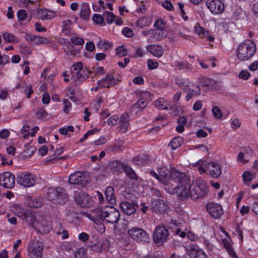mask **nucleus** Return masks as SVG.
<instances>
[{"label": "nucleus", "mask_w": 258, "mask_h": 258, "mask_svg": "<svg viewBox=\"0 0 258 258\" xmlns=\"http://www.w3.org/2000/svg\"><path fill=\"white\" fill-rule=\"evenodd\" d=\"M147 64H148V69L149 70L156 69L158 67V62L155 60L151 59H149L147 60Z\"/></svg>", "instance_id": "nucleus-59"}, {"label": "nucleus", "mask_w": 258, "mask_h": 258, "mask_svg": "<svg viewBox=\"0 0 258 258\" xmlns=\"http://www.w3.org/2000/svg\"><path fill=\"white\" fill-rule=\"evenodd\" d=\"M142 34L145 36L151 38L160 39L158 38V31L155 29H151L149 30H143L142 32Z\"/></svg>", "instance_id": "nucleus-44"}, {"label": "nucleus", "mask_w": 258, "mask_h": 258, "mask_svg": "<svg viewBox=\"0 0 258 258\" xmlns=\"http://www.w3.org/2000/svg\"><path fill=\"white\" fill-rule=\"evenodd\" d=\"M50 95L45 92L43 93L42 98V102L45 105H48L50 102Z\"/></svg>", "instance_id": "nucleus-64"}, {"label": "nucleus", "mask_w": 258, "mask_h": 258, "mask_svg": "<svg viewBox=\"0 0 258 258\" xmlns=\"http://www.w3.org/2000/svg\"><path fill=\"white\" fill-rule=\"evenodd\" d=\"M38 14L42 20L51 19L55 17L54 12L45 10H39Z\"/></svg>", "instance_id": "nucleus-34"}, {"label": "nucleus", "mask_w": 258, "mask_h": 258, "mask_svg": "<svg viewBox=\"0 0 258 258\" xmlns=\"http://www.w3.org/2000/svg\"><path fill=\"white\" fill-rule=\"evenodd\" d=\"M90 215H91V211L89 212L84 213L86 217L92 221L95 224V228L101 234H103L105 232L106 229L104 224L102 223L103 220H98L95 221L94 218H92Z\"/></svg>", "instance_id": "nucleus-23"}, {"label": "nucleus", "mask_w": 258, "mask_h": 258, "mask_svg": "<svg viewBox=\"0 0 258 258\" xmlns=\"http://www.w3.org/2000/svg\"><path fill=\"white\" fill-rule=\"evenodd\" d=\"M47 195L50 200H58L60 202L67 198L64 190L61 187H57L54 189L49 188Z\"/></svg>", "instance_id": "nucleus-12"}, {"label": "nucleus", "mask_w": 258, "mask_h": 258, "mask_svg": "<svg viewBox=\"0 0 258 258\" xmlns=\"http://www.w3.org/2000/svg\"><path fill=\"white\" fill-rule=\"evenodd\" d=\"M89 74V72L85 68L80 72H77L76 78L73 76L72 78L74 79L75 81H76V79H77L79 82H82L88 77Z\"/></svg>", "instance_id": "nucleus-36"}, {"label": "nucleus", "mask_w": 258, "mask_h": 258, "mask_svg": "<svg viewBox=\"0 0 258 258\" xmlns=\"http://www.w3.org/2000/svg\"><path fill=\"white\" fill-rule=\"evenodd\" d=\"M98 85L101 87H111L114 86L116 81L111 75H107L105 78L98 82Z\"/></svg>", "instance_id": "nucleus-19"}, {"label": "nucleus", "mask_w": 258, "mask_h": 258, "mask_svg": "<svg viewBox=\"0 0 258 258\" xmlns=\"http://www.w3.org/2000/svg\"><path fill=\"white\" fill-rule=\"evenodd\" d=\"M242 177L243 182L246 184H249V182L255 177V174L250 171H245L243 173Z\"/></svg>", "instance_id": "nucleus-41"}, {"label": "nucleus", "mask_w": 258, "mask_h": 258, "mask_svg": "<svg viewBox=\"0 0 258 258\" xmlns=\"http://www.w3.org/2000/svg\"><path fill=\"white\" fill-rule=\"evenodd\" d=\"M183 143L182 138L180 137L174 138L170 142L169 146H170L172 150H174L180 147Z\"/></svg>", "instance_id": "nucleus-38"}, {"label": "nucleus", "mask_w": 258, "mask_h": 258, "mask_svg": "<svg viewBox=\"0 0 258 258\" xmlns=\"http://www.w3.org/2000/svg\"><path fill=\"white\" fill-rule=\"evenodd\" d=\"M103 15L106 17V22L108 24H111L114 22L115 17L112 12L105 11L104 12Z\"/></svg>", "instance_id": "nucleus-51"}, {"label": "nucleus", "mask_w": 258, "mask_h": 258, "mask_svg": "<svg viewBox=\"0 0 258 258\" xmlns=\"http://www.w3.org/2000/svg\"><path fill=\"white\" fill-rule=\"evenodd\" d=\"M74 201L82 207H88L92 204V199L89 195L83 192L75 191Z\"/></svg>", "instance_id": "nucleus-11"}, {"label": "nucleus", "mask_w": 258, "mask_h": 258, "mask_svg": "<svg viewBox=\"0 0 258 258\" xmlns=\"http://www.w3.org/2000/svg\"><path fill=\"white\" fill-rule=\"evenodd\" d=\"M158 175L153 170L150 171V174L164 185H167L170 181V171L167 168L161 166L158 168Z\"/></svg>", "instance_id": "nucleus-8"}, {"label": "nucleus", "mask_w": 258, "mask_h": 258, "mask_svg": "<svg viewBox=\"0 0 258 258\" xmlns=\"http://www.w3.org/2000/svg\"><path fill=\"white\" fill-rule=\"evenodd\" d=\"M11 211L14 214L26 221H29L28 213L21 206L13 204L10 207Z\"/></svg>", "instance_id": "nucleus-17"}, {"label": "nucleus", "mask_w": 258, "mask_h": 258, "mask_svg": "<svg viewBox=\"0 0 258 258\" xmlns=\"http://www.w3.org/2000/svg\"><path fill=\"white\" fill-rule=\"evenodd\" d=\"M120 118L116 115H113L107 120V123L110 125H114L119 122Z\"/></svg>", "instance_id": "nucleus-58"}, {"label": "nucleus", "mask_w": 258, "mask_h": 258, "mask_svg": "<svg viewBox=\"0 0 258 258\" xmlns=\"http://www.w3.org/2000/svg\"><path fill=\"white\" fill-rule=\"evenodd\" d=\"M206 207L208 213L214 219H220L224 214L223 209L220 204L210 202Z\"/></svg>", "instance_id": "nucleus-9"}, {"label": "nucleus", "mask_w": 258, "mask_h": 258, "mask_svg": "<svg viewBox=\"0 0 258 258\" xmlns=\"http://www.w3.org/2000/svg\"><path fill=\"white\" fill-rule=\"evenodd\" d=\"M150 24V21L149 20V19L146 17H143L138 20L136 22V25L141 28H143L145 27L149 26Z\"/></svg>", "instance_id": "nucleus-46"}, {"label": "nucleus", "mask_w": 258, "mask_h": 258, "mask_svg": "<svg viewBox=\"0 0 258 258\" xmlns=\"http://www.w3.org/2000/svg\"><path fill=\"white\" fill-rule=\"evenodd\" d=\"M170 181H176L178 180L179 182L182 181V179H184L186 178L183 177V174L179 172L178 170L174 168L170 169Z\"/></svg>", "instance_id": "nucleus-32"}, {"label": "nucleus", "mask_w": 258, "mask_h": 258, "mask_svg": "<svg viewBox=\"0 0 258 258\" xmlns=\"http://www.w3.org/2000/svg\"><path fill=\"white\" fill-rule=\"evenodd\" d=\"M28 205L31 208H37L42 206V203L41 201L37 199H31L28 203Z\"/></svg>", "instance_id": "nucleus-50"}, {"label": "nucleus", "mask_w": 258, "mask_h": 258, "mask_svg": "<svg viewBox=\"0 0 258 258\" xmlns=\"http://www.w3.org/2000/svg\"><path fill=\"white\" fill-rule=\"evenodd\" d=\"M18 182L24 187H30L34 185L36 182L35 176L29 173L21 174L18 178Z\"/></svg>", "instance_id": "nucleus-15"}, {"label": "nucleus", "mask_w": 258, "mask_h": 258, "mask_svg": "<svg viewBox=\"0 0 258 258\" xmlns=\"http://www.w3.org/2000/svg\"><path fill=\"white\" fill-rule=\"evenodd\" d=\"M213 116L217 118L220 119L223 115L222 110L218 106H214L212 110Z\"/></svg>", "instance_id": "nucleus-55"}, {"label": "nucleus", "mask_w": 258, "mask_h": 258, "mask_svg": "<svg viewBox=\"0 0 258 258\" xmlns=\"http://www.w3.org/2000/svg\"><path fill=\"white\" fill-rule=\"evenodd\" d=\"M97 46L100 49L106 50L112 46V43L108 41L100 39L97 43Z\"/></svg>", "instance_id": "nucleus-45"}, {"label": "nucleus", "mask_w": 258, "mask_h": 258, "mask_svg": "<svg viewBox=\"0 0 258 258\" xmlns=\"http://www.w3.org/2000/svg\"><path fill=\"white\" fill-rule=\"evenodd\" d=\"M32 224L35 228L43 233H48L51 229L48 222L44 218L33 220Z\"/></svg>", "instance_id": "nucleus-16"}, {"label": "nucleus", "mask_w": 258, "mask_h": 258, "mask_svg": "<svg viewBox=\"0 0 258 258\" xmlns=\"http://www.w3.org/2000/svg\"><path fill=\"white\" fill-rule=\"evenodd\" d=\"M231 127L233 130L238 128L241 125V121L238 118H234L230 122Z\"/></svg>", "instance_id": "nucleus-60"}, {"label": "nucleus", "mask_w": 258, "mask_h": 258, "mask_svg": "<svg viewBox=\"0 0 258 258\" xmlns=\"http://www.w3.org/2000/svg\"><path fill=\"white\" fill-rule=\"evenodd\" d=\"M86 249L84 247H80L76 250L74 252L75 258H84L86 253Z\"/></svg>", "instance_id": "nucleus-52"}, {"label": "nucleus", "mask_w": 258, "mask_h": 258, "mask_svg": "<svg viewBox=\"0 0 258 258\" xmlns=\"http://www.w3.org/2000/svg\"><path fill=\"white\" fill-rule=\"evenodd\" d=\"M43 249L42 242L36 238L32 239L28 247V252L31 258H39L41 256Z\"/></svg>", "instance_id": "nucleus-7"}, {"label": "nucleus", "mask_w": 258, "mask_h": 258, "mask_svg": "<svg viewBox=\"0 0 258 258\" xmlns=\"http://www.w3.org/2000/svg\"><path fill=\"white\" fill-rule=\"evenodd\" d=\"M17 16L20 23L26 21L28 18V14L24 10H19L17 13Z\"/></svg>", "instance_id": "nucleus-49"}, {"label": "nucleus", "mask_w": 258, "mask_h": 258, "mask_svg": "<svg viewBox=\"0 0 258 258\" xmlns=\"http://www.w3.org/2000/svg\"><path fill=\"white\" fill-rule=\"evenodd\" d=\"M105 195L107 201L110 204L115 202V198L114 195V189L112 187L108 186L105 191Z\"/></svg>", "instance_id": "nucleus-35"}, {"label": "nucleus", "mask_w": 258, "mask_h": 258, "mask_svg": "<svg viewBox=\"0 0 258 258\" xmlns=\"http://www.w3.org/2000/svg\"><path fill=\"white\" fill-rule=\"evenodd\" d=\"M250 77V74L246 70H242L238 75V77L243 80H248Z\"/></svg>", "instance_id": "nucleus-57"}, {"label": "nucleus", "mask_w": 258, "mask_h": 258, "mask_svg": "<svg viewBox=\"0 0 258 258\" xmlns=\"http://www.w3.org/2000/svg\"><path fill=\"white\" fill-rule=\"evenodd\" d=\"M201 175L204 173L210 175L213 178H218L222 173L221 167L216 162H207L206 160L200 159L193 164Z\"/></svg>", "instance_id": "nucleus-3"}, {"label": "nucleus", "mask_w": 258, "mask_h": 258, "mask_svg": "<svg viewBox=\"0 0 258 258\" xmlns=\"http://www.w3.org/2000/svg\"><path fill=\"white\" fill-rule=\"evenodd\" d=\"M120 208L125 214L131 215L136 212L135 205L127 202H123L120 203Z\"/></svg>", "instance_id": "nucleus-25"}, {"label": "nucleus", "mask_w": 258, "mask_h": 258, "mask_svg": "<svg viewBox=\"0 0 258 258\" xmlns=\"http://www.w3.org/2000/svg\"><path fill=\"white\" fill-rule=\"evenodd\" d=\"M256 50L255 44L250 39L240 43L236 50V56L240 61L250 59L255 54Z\"/></svg>", "instance_id": "nucleus-4"}, {"label": "nucleus", "mask_w": 258, "mask_h": 258, "mask_svg": "<svg viewBox=\"0 0 258 258\" xmlns=\"http://www.w3.org/2000/svg\"><path fill=\"white\" fill-rule=\"evenodd\" d=\"M85 177L81 172H76L69 176V182L72 184H79L83 183Z\"/></svg>", "instance_id": "nucleus-22"}, {"label": "nucleus", "mask_w": 258, "mask_h": 258, "mask_svg": "<svg viewBox=\"0 0 258 258\" xmlns=\"http://www.w3.org/2000/svg\"><path fill=\"white\" fill-rule=\"evenodd\" d=\"M146 48L153 55L157 57H160L164 52L162 46L160 45H148Z\"/></svg>", "instance_id": "nucleus-20"}, {"label": "nucleus", "mask_w": 258, "mask_h": 258, "mask_svg": "<svg viewBox=\"0 0 258 258\" xmlns=\"http://www.w3.org/2000/svg\"><path fill=\"white\" fill-rule=\"evenodd\" d=\"M24 93L26 94L27 97L30 98L31 95L33 93L32 85H26L24 90Z\"/></svg>", "instance_id": "nucleus-62"}, {"label": "nucleus", "mask_w": 258, "mask_h": 258, "mask_svg": "<svg viewBox=\"0 0 258 258\" xmlns=\"http://www.w3.org/2000/svg\"><path fill=\"white\" fill-rule=\"evenodd\" d=\"M122 33L127 37H132L134 35V33L132 29L128 27L123 28L122 30Z\"/></svg>", "instance_id": "nucleus-63"}, {"label": "nucleus", "mask_w": 258, "mask_h": 258, "mask_svg": "<svg viewBox=\"0 0 258 258\" xmlns=\"http://www.w3.org/2000/svg\"><path fill=\"white\" fill-rule=\"evenodd\" d=\"M90 216L95 221L103 220L107 223L115 224L118 222L120 215L116 208L109 206L103 209L98 207L91 210Z\"/></svg>", "instance_id": "nucleus-2"}, {"label": "nucleus", "mask_w": 258, "mask_h": 258, "mask_svg": "<svg viewBox=\"0 0 258 258\" xmlns=\"http://www.w3.org/2000/svg\"><path fill=\"white\" fill-rule=\"evenodd\" d=\"M175 82L179 87L184 89L185 91L189 90L191 88V86H197L191 83L188 80L184 79L180 77H177L175 79Z\"/></svg>", "instance_id": "nucleus-28"}, {"label": "nucleus", "mask_w": 258, "mask_h": 258, "mask_svg": "<svg viewBox=\"0 0 258 258\" xmlns=\"http://www.w3.org/2000/svg\"><path fill=\"white\" fill-rule=\"evenodd\" d=\"M63 50L67 55H70L73 56H75L77 54L80 52V49L75 47L70 43H67L64 45Z\"/></svg>", "instance_id": "nucleus-33"}, {"label": "nucleus", "mask_w": 258, "mask_h": 258, "mask_svg": "<svg viewBox=\"0 0 258 258\" xmlns=\"http://www.w3.org/2000/svg\"><path fill=\"white\" fill-rule=\"evenodd\" d=\"M91 13V10L87 3H83L81 8L80 17L84 20H88Z\"/></svg>", "instance_id": "nucleus-31"}, {"label": "nucleus", "mask_w": 258, "mask_h": 258, "mask_svg": "<svg viewBox=\"0 0 258 258\" xmlns=\"http://www.w3.org/2000/svg\"><path fill=\"white\" fill-rule=\"evenodd\" d=\"M174 190L177 196L182 200L190 198L196 200L204 198L209 192L207 182L202 178L196 179L191 184L187 178L182 179Z\"/></svg>", "instance_id": "nucleus-1"}, {"label": "nucleus", "mask_w": 258, "mask_h": 258, "mask_svg": "<svg viewBox=\"0 0 258 258\" xmlns=\"http://www.w3.org/2000/svg\"><path fill=\"white\" fill-rule=\"evenodd\" d=\"M219 232L218 235H216L217 240L222 241L223 246L231 256L234 258H238L235 251L233 248L232 242L229 234L221 227L219 228Z\"/></svg>", "instance_id": "nucleus-5"}, {"label": "nucleus", "mask_w": 258, "mask_h": 258, "mask_svg": "<svg viewBox=\"0 0 258 258\" xmlns=\"http://www.w3.org/2000/svg\"><path fill=\"white\" fill-rule=\"evenodd\" d=\"M188 254L194 258H208L204 251L201 248L195 246H190Z\"/></svg>", "instance_id": "nucleus-27"}, {"label": "nucleus", "mask_w": 258, "mask_h": 258, "mask_svg": "<svg viewBox=\"0 0 258 258\" xmlns=\"http://www.w3.org/2000/svg\"><path fill=\"white\" fill-rule=\"evenodd\" d=\"M123 169L126 175L128 177L133 179H136L137 178L136 174L131 167L127 165H124L123 167Z\"/></svg>", "instance_id": "nucleus-47"}, {"label": "nucleus", "mask_w": 258, "mask_h": 258, "mask_svg": "<svg viewBox=\"0 0 258 258\" xmlns=\"http://www.w3.org/2000/svg\"><path fill=\"white\" fill-rule=\"evenodd\" d=\"M148 102L146 99L141 98L133 105L132 108V111L137 114L139 111L145 108Z\"/></svg>", "instance_id": "nucleus-29"}, {"label": "nucleus", "mask_w": 258, "mask_h": 258, "mask_svg": "<svg viewBox=\"0 0 258 258\" xmlns=\"http://www.w3.org/2000/svg\"><path fill=\"white\" fill-rule=\"evenodd\" d=\"M216 82L214 80L209 78H203L201 81V85L208 88H213Z\"/></svg>", "instance_id": "nucleus-42"}, {"label": "nucleus", "mask_w": 258, "mask_h": 258, "mask_svg": "<svg viewBox=\"0 0 258 258\" xmlns=\"http://www.w3.org/2000/svg\"><path fill=\"white\" fill-rule=\"evenodd\" d=\"M92 20L96 24L100 25L102 26L105 25L104 18L100 14H94L92 17Z\"/></svg>", "instance_id": "nucleus-48"}, {"label": "nucleus", "mask_w": 258, "mask_h": 258, "mask_svg": "<svg viewBox=\"0 0 258 258\" xmlns=\"http://www.w3.org/2000/svg\"><path fill=\"white\" fill-rule=\"evenodd\" d=\"M129 236L136 241H147L149 236L143 229L139 228H133L127 231Z\"/></svg>", "instance_id": "nucleus-10"}, {"label": "nucleus", "mask_w": 258, "mask_h": 258, "mask_svg": "<svg viewBox=\"0 0 258 258\" xmlns=\"http://www.w3.org/2000/svg\"><path fill=\"white\" fill-rule=\"evenodd\" d=\"M188 92L186 96V101H189L192 96H197L200 94V90L198 86H191V88L189 90H185Z\"/></svg>", "instance_id": "nucleus-37"}, {"label": "nucleus", "mask_w": 258, "mask_h": 258, "mask_svg": "<svg viewBox=\"0 0 258 258\" xmlns=\"http://www.w3.org/2000/svg\"><path fill=\"white\" fill-rule=\"evenodd\" d=\"M63 111L68 114L72 109V103L67 99L63 100Z\"/></svg>", "instance_id": "nucleus-54"}, {"label": "nucleus", "mask_w": 258, "mask_h": 258, "mask_svg": "<svg viewBox=\"0 0 258 258\" xmlns=\"http://www.w3.org/2000/svg\"><path fill=\"white\" fill-rule=\"evenodd\" d=\"M130 120V116L127 114L124 113L120 117L119 123L120 125L118 127L121 133H124L128 130L129 124L128 121Z\"/></svg>", "instance_id": "nucleus-24"}, {"label": "nucleus", "mask_w": 258, "mask_h": 258, "mask_svg": "<svg viewBox=\"0 0 258 258\" xmlns=\"http://www.w3.org/2000/svg\"><path fill=\"white\" fill-rule=\"evenodd\" d=\"M175 66L180 70H190L192 68V64L185 60L176 62Z\"/></svg>", "instance_id": "nucleus-43"}, {"label": "nucleus", "mask_w": 258, "mask_h": 258, "mask_svg": "<svg viewBox=\"0 0 258 258\" xmlns=\"http://www.w3.org/2000/svg\"><path fill=\"white\" fill-rule=\"evenodd\" d=\"M245 154L242 152H240L237 157V161L240 164H245L248 162L249 160L247 159V155L252 156L253 153L252 150L250 148L245 149Z\"/></svg>", "instance_id": "nucleus-21"}, {"label": "nucleus", "mask_w": 258, "mask_h": 258, "mask_svg": "<svg viewBox=\"0 0 258 258\" xmlns=\"http://www.w3.org/2000/svg\"><path fill=\"white\" fill-rule=\"evenodd\" d=\"M15 177L9 172H4L0 174V185L5 188H11L14 186Z\"/></svg>", "instance_id": "nucleus-14"}, {"label": "nucleus", "mask_w": 258, "mask_h": 258, "mask_svg": "<svg viewBox=\"0 0 258 258\" xmlns=\"http://www.w3.org/2000/svg\"><path fill=\"white\" fill-rule=\"evenodd\" d=\"M166 23L161 19H157L154 24V27L157 29L158 31V38L159 39H163L166 36V34L164 32L165 28Z\"/></svg>", "instance_id": "nucleus-18"}, {"label": "nucleus", "mask_w": 258, "mask_h": 258, "mask_svg": "<svg viewBox=\"0 0 258 258\" xmlns=\"http://www.w3.org/2000/svg\"><path fill=\"white\" fill-rule=\"evenodd\" d=\"M10 132L8 129L4 128L0 131V138L5 139L9 137Z\"/></svg>", "instance_id": "nucleus-61"}, {"label": "nucleus", "mask_w": 258, "mask_h": 258, "mask_svg": "<svg viewBox=\"0 0 258 258\" xmlns=\"http://www.w3.org/2000/svg\"><path fill=\"white\" fill-rule=\"evenodd\" d=\"M3 37L7 42L15 43L19 42V39L17 37L7 32L3 33Z\"/></svg>", "instance_id": "nucleus-40"}, {"label": "nucleus", "mask_w": 258, "mask_h": 258, "mask_svg": "<svg viewBox=\"0 0 258 258\" xmlns=\"http://www.w3.org/2000/svg\"><path fill=\"white\" fill-rule=\"evenodd\" d=\"M206 5L210 12L214 15L220 14L224 10V4L220 0H208Z\"/></svg>", "instance_id": "nucleus-13"}, {"label": "nucleus", "mask_w": 258, "mask_h": 258, "mask_svg": "<svg viewBox=\"0 0 258 258\" xmlns=\"http://www.w3.org/2000/svg\"><path fill=\"white\" fill-rule=\"evenodd\" d=\"M169 234L168 229L166 226L162 225L157 226L153 234V239L156 245H162L167 240Z\"/></svg>", "instance_id": "nucleus-6"}, {"label": "nucleus", "mask_w": 258, "mask_h": 258, "mask_svg": "<svg viewBox=\"0 0 258 258\" xmlns=\"http://www.w3.org/2000/svg\"><path fill=\"white\" fill-rule=\"evenodd\" d=\"M31 40L36 44H46L49 42V38L38 35L34 36Z\"/></svg>", "instance_id": "nucleus-39"}, {"label": "nucleus", "mask_w": 258, "mask_h": 258, "mask_svg": "<svg viewBox=\"0 0 258 258\" xmlns=\"http://www.w3.org/2000/svg\"><path fill=\"white\" fill-rule=\"evenodd\" d=\"M195 32L200 36L201 37L207 38L209 41H213L214 40V38L209 35L208 31H206L203 27L196 25L194 27Z\"/></svg>", "instance_id": "nucleus-26"}, {"label": "nucleus", "mask_w": 258, "mask_h": 258, "mask_svg": "<svg viewBox=\"0 0 258 258\" xmlns=\"http://www.w3.org/2000/svg\"><path fill=\"white\" fill-rule=\"evenodd\" d=\"M70 41L74 44L77 45H83L85 42L84 40L81 37L75 36L70 38Z\"/></svg>", "instance_id": "nucleus-53"}, {"label": "nucleus", "mask_w": 258, "mask_h": 258, "mask_svg": "<svg viewBox=\"0 0 258 258\" xmlns=\"http://www.w3.org/2000/svg\"><path fill=\"white\" fill-rule=\"evenodd\" d=\"M154 104L155 106L160 109L168 110L172 108L170 104V102L163 98L156 100Z\"/></svg>", "instance_id": "nucleus-30"}, {"label": "nucleus", "mask_w": 258, "mask_h": 258, "mask_svg": "<svg viewBox=\"0 0 258 258\" xmlns=\"http://www.w3.org/2000/svg\"><path fill=\"white\" fill-rule=\"evenodd\" d=\"M116 53L119 56H125L127 54V50L124 46L121 45L116 48Z\"/></svg>", "instance_id": "nucleus-56"}]
</instances>
